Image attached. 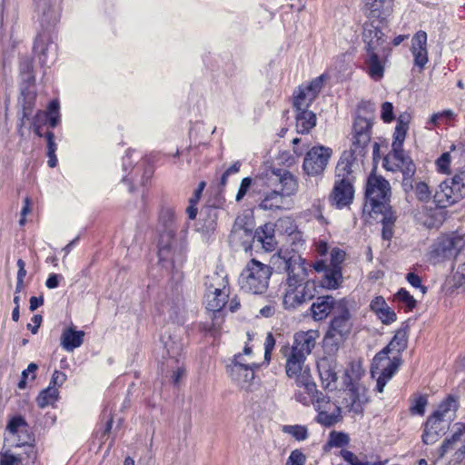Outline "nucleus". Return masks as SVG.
Returning a JSON list of instances; mask_svg holds the SVG:
<instances>
[{
	"label": "nucleus",
	"mask_w": 465,
	"mask_h": 465,
	"mask_svg": "<svg viewBox=\"0 0 465 465\" xmlns=\"http://www.w3.org/2000/svg\"><path fill=\"white\" fill-rule=\"evenodd\" d=\"M411 53L414 57V65L422 70L428 63L427 34L424 31L417 32L411 40Z\"/></svg>",
	"instance_id": "nucleus-23"
},
{
	"label": "nucleus",
	"mask_w": 465,
	"mask_h": 465,
	"mask_svg": "<svg viewBox=\"0 0 465 465\" xmlns=\"http://www.w3.org/2000/svg\"><path fill=\"white\" fill-rule=\"evenodd\" d=\"M410 324L409 321L401 323V326L395 331L394 336L391 340V345L396 348L398 353H401L408 347Z\"/></svg>",
	"instance_id": "nucleus-35"
},
{
	"label": "nucleus",
	"mask_w": 465,
	"mask_h": 465,
	"mask_svg": "<svg viewBox=\"0 0 465 465\" xmlns=\"http://www.w3.org/2000/svg\"><path fill=\"white\" fill-rule=\"evenodd\" d=\"M428 404V399L426 395H419L412 401L410 407V411L412 414L423 415L425 412V407Z\"/></svg>",
	"instance_id": "nucleus-55"
},
{
	"label": "nucleus",
	"mask_w": 465,
	"mask_h": 465,
	"mask_svg": "<svg viewBox=\"0 0 465 465\" xmlns=\"http://www.w3.org/2000/svg\"><path fill=\"white\" fill-rule=\"evenodd\" d=\"M272 179L279 186L265 193L259 207L265 211H275L283 209L284 200L295 194L298 191V181L288 170L273 169Z\"/></svg>",
	"instance_id": "nucleus-3"
},
{
	"label": "nucleus",
	"mask_w": 465,
	"mask_h": 465,
	"mask_svg": "<svg viewBox=\"0 0 465 465\" xmlns=\"http://www.w3.org/2000/svg\"><path fill=\"white\" fill-rule=\"evenodd\" d=\"M465 197V169L445 179L436 191L433 201L439 208H447Z\"/></svg>",
	"instance_id": "nucleus-6"
},
{
	"label": "nucleus",
	"mask_w": 465,
	"mask_h": 465,
	"mask_svg": "<svg viewBox=\"0 0 465 465\" xmlns=\"http://www.w3.org/2000/svg\"><path fill=\"white\" fill-rule=\"evenodd\" d=\"M293 107L295 110H302L309 108L312 103H310V95L305 88L299 87V90L294 93Z\"/></svg>",
	"instance_id": "nucleus-47"
},
{
	"label": "nucleus",
	"mask_w": 465,
	"mask_h": 465,
	"mask_svg": "<svg viewBox=\"0 0 465 465\" xmlns=\"http://www.w3.org/2000/svg\"><path fill=\"white\" fill-rule=\"evenodd\" d=\"M161 341L163 344V348L166 351V354L170 359H173L175 362H178V357L182 355L183 351V343L179 335L164 333L161 337Z\"/></svg>",
	"instance_id": "nucleus-29"
},
{
	"label": "nucleus",
	"mask_w": 465,
	"mask_h": 465,
	"mask_svg": "<svg viewBox=\"0 0 465 465\" xmlns=\"http://www.w3.org/2000/svg\"><path fill=\"white\" fill-rule=\"evenodd\" d=\"M450 163L451 156L450 153L445 152L443 153L435 162L437 171L440 173L449 174L450 173Z\"/></svg>",
	"instance_id": "nucleus-52"
},
{
	"label": "nucleus",
	"mask_w": 465,
	"mask_h": 465,
	"mask_svg": "<svg viewBox=\"0 0 465 465\" xmlns=\"http://www.w3.org/2000/svg\"><path fill=\"white\" fill-rule=\"evenodd\" d=\"M341 456L349 465H383L381 462L371 463L366 460H361L356 454L348 450H341Z\"/></svg>",
	"instance_id": "nucleus-48"
},
{
	"label": "nucleus",
	"mask_w": 465,
	"mask_h": 465,
	"mask_svg": "<svg viewBox=\"0 0 465 465\" xmlns=\"http://www.w3.org/2000/svg\"><path fill=\"white\" fill-rule=\"evenodd\" d=\"M395 161V167L389 166V163H387V170L389 171H397L400 170L402 173V183L401 186L403 191L406 193H409L413 190V183H414V175L416 173V164L413 160L404 151L401 152V157H390Z\"/></svg>",
	"instance_id": "nucleus-15"
},
{
	"label": "nucleus",
	"mask_w": 465,
	"mask_h": 465,
	"mask_svg": "<svg viewBox=\"0 0 465 465\" xmlns=\"http://www.w3.org/2000/svg\"><path fill=\"white\" fill-rule=\"evenodd\" d=\"M227 294L216 288L213 299L208 301L207 309L213 312L221 311L227 302Z\"/></svg>",
	"instance_id": "nucleus-44"
},
{
	"label": "nucleus",
	"mask_w": 465,
	"mask_h": 465,
	"mask_svg": "<svg viewBox=\"0 0 465 465\" xmlns=\"http://www.w3.org/2000/svg\"><path fill=\"white\" fill-rule=\"evenodd\" d=\"M318 337L319 331L315 330L296 332L293 336V343L291 351L306 357L315 347L316 339Z\"/></svg>",
	"instance_id": "nucleus-21"
},
{
	"label": "nucleus",
	"mask_w": 465,
	"mask_h": 465,
	"mask_svg": "<svg viewBox=\"0 0 465 465\" xmlns=\"http://www.w3.org/2000/svg\"><path fill=\"white\" fill-rule=\"evenodd\" d=\"M241 353L235 354L231 364L227 366V372L231 378L238 382H251L255 377V371L260 368L257 363H245L240 361Z\"/></svg>",
	"instance_id": "nucleus-16"
},
{
	"label": "nucleus",
	"mask_w": 465,
	"mask_h": 465,
	"mask_svg": "<svg viewBox=\"0 0 465 465\" xmlns=\"http://www.w3.org/2000/svg\"><path fill=\"white\" fill-rule=\"evenodd\" d=\"M409 130L408 125L397 124L395 127V132L393 134V141L391 143V153L384 157L383 159V167H387L388 162H390V157H401V152L403 149V143L406 138L407 132Z\"/></svg>",
	"instance_id": "nucleus-28"
},
{
	"label": "nucleus",
	"mask_w": 465,
	"mask_h": 465,
	"mask_svg": "<svg viewBox=\"0 0 465 465\" xmlns=\"http://www.w3.org/2000/svg\"><path fill=\"white\" fill-rule=\"evenodd\" d=\"M60 104L57 99L49 102L46 111H43L42 118L51 128H55L60 123Z\"/></svg>",
	"instance_id": "nucleus-38"
},
{
	"label": "nucleus",
	"mask_w": 465,
	"mask_h": 465,
	"mask_svg": "<svg viewBox=\"0 0 465 465\" xmlns=\"http://www.w3.org/2000/svg\"><path fill=\"white\" fill-rule=\"evenodd\" d=\"M114 417L111 412L107 413L104 410L101 414L100 429L94 432V436L99 440V448L106 441L113 428Z\"/></svg>",
	"instance_id": "nucleus-36"
},
{
	"label": "nucleus",
	"mask_w": 465,
	"mask_h": 465,
	"mask_svg": "<svg viewBox=\"0 0 465 465\" xmlns=\"http://www.w3.org/2000/svg\"><path fill=\"white\" fill-rule=\"evenodd\" d=\"M252 224L246 220V217H237L233 223L230 238L235 240L236 238H246L242 242V246L245 250L252 248Z\"/></svg>",
	"instance_id": "nucleus-26"
},
{
	"label": "nucleus",
	"mask_w": 465,
	"mask_h": 465,
	"mask_svg": "<svg viewBox=\"0 0 465 465\" xmlns=\"http://www.w3.org/2000/svg\"><path fill=\"white\" fill-rule=\"evenodd\" d=\"M20 97L18 103L22 107V117L20 127L25 124V119L29 120L36 101V87L35 73L20 74Z\"/></svg>",
	"instance_id": "nucleus-8"
},
{
	"label": "nucleus",
	"mask_w": 465,
	"mask_h": 465,
	"mask_svg": "<svg viewBox=\"0 0 465 465\" xmlns=\"http://www.w3.org/2000/svg\"><path fill=\"white\" fill-rule=\"evenodd\" d=\"M2 465H23V458L20 454H14L10 450L2 452Z\"/></svg>",
	"instance_id": "nucleus-57"
},
{
	"label": "nucleus",
	"mask_w": 465,
	"mask_h": 465,
	"mask_svg": "<svg viewBox=\"0 0 465 465\" xmlns=\"http://www.w3.org/2000/svg\"><path fill=\"white\" fill-rule=\"evenodd\" d=\"M390 203L391 202H374L372 207H371V213L382 215V218L381 220L382 225H394L397 220L396 213L392 210V207Z\"/></svg>",
	"instance_id": "nucleus-34"
},
{
	"label": "nucleus",
	"mask_w": 465,
	"mask_h": 465,
	"mask_svg": "<svg viewBox=\"0 0 465 465\" xmlns=\"http://www.w3.org/2000/svg\"><path fill=\"white\" fill-rule=\"evenodd\" d=\"M406 280L411 286L420 288L423 294L427 292L428 288L421 284V278L417 273L408 272L406 275Z\"/></svg>",
	"instance_id": "nucleus-63"
},
{
	"label": "nucleus",
	"mask_w": 465,
	"mask_h": 465,
	"mask_svg": "<svg viewBox=\"0 0 465 465\" xmlns=\"http://www.w3.org/2000/svg\"><path fill=\"white\" fill-rule=\"evenodd\" d=\"M381 118L384 123H391L394 120L393 104L391 102L382 103Z\"/></svg>",
	"instance_id": "nucleus-59"
},
{
	"label": "nucleus",
	"mask_w": 465,
	"mask_h": 465,
	"mask_svg": "<svg viewBox=\"0 0 465 465\" xmlns=\"http://www.w3.org/2000/svg\"><path fill=\"white\" fill-rule=\"evenodd\" d=\"M343 282V276L341 268H331L329 267L321 279L320 287L321 289L336 290Z\"/></svg>",
	"instance_id": "nucleus-33"
},
{
	"label": "nucleus",
	"mask_w": 465,
	"mask_h": 465,
	"mask_svg": "<svg viewBox=\"0 0 465 465\" xmlns=\"http://www.w3.org/2000/svg\"><path fill=\"white\" fill-rule=\"evenodd\" d=\"M278 260L281 261L287 273L285 281L287 288L283 296L285 309H296L319 294L320 283L317 284L313 280H307L308 269L305 266V260L301 255H279Z\"/></svg>",
	"instance_id": "nucleus-1"
},
{
	"label": "nucleus",
	"mask_w": 465,
	"mask_h": 465,
	"mask_svg": "<svg viewBox=\"0 0 465 465\" xmlns=\"http://www.w3.org/2000/svg\"><path fill=\"white\" fill-rule=\"evenodd\" d=\"M282 431L292 435L296 440H304L308 438V429L303 425H285Z\"/></svg>",
	"instance_id": "nucleus-46"
},
{
	"label": "nucleus",
	"mask_w": 465,
	"mask_h": 465,
	"mask_svg": "<svg viewBox=\"0 0 465 465\" xmlns=\"http://www.w3.org/2000/svg\"><path fill=\"white\" fill-rule=\"evenodd\" d=\"M463 246V239L460 236H442L437 239L430 251V260L439 262L444 259L456 256Z\"/></svg>",
	"instance_id": "nucleus-13"
},
{
	"label": "nucleus",
	"mask_w": 465,
	"mask_h": 465,
	"mask_svg": "<svg viewBox=\"0 0 465 465\" xmlns=\"http://www.w3.org/2000/svg\"><path fill=\"white\" fill-rule=\"evenodd\" d=\"M305 454L299 449L292 450L287 459L286 465H305Z\"/></svg>",
	"instance_id": "nucleus-56"
},
{
	"label": "nucleus",
	"mask_w": 465,
	"mask_h": 465,
	"mask_svg": "<svg viewBox=\"0 0 465 465\" xmlns=\"http://www.w3.org/2000/svg\"><path fill=\"white\" fill-rule=\"evenodd\" d=\"M364 14L369 20L386 22L391 15L393 0H363Z\"/></svg>",
	"instance_id": "nucleus-18"
},
{
	"label": "nucleus",
	"mask_w": 465,
	"mask_h": 465,
	"mask_svg": "<svg viewBox=\"0 0 465 465\" xmlns=\"http://www.w3.org/2000/svg\"><path fill=\"white\" fill-rule=\"evenodd\" d=\"M321 408V406H318V408H316L318 415L316 416L315 420L318 423L330 428L340 421L341 418V407L336 406L334 411L330 414L325 411H322Z\"/></svg>",
	"instance_id": "nucleus-39"
},
{
	"label": "nucleus",
	"mask_w": 465,
	"mask_h": 465,
	"mask_svg": "<svg viewBox=\"0 0 465 465\" xmlns=\"http://www.w3.org/2000/svg\"><path fill=\"white\" fill-rule=\"evenodd\" d=\"M444 422V419L437 418L436 414H430L424 423V430L421 435L422 442L426 445L435 443L445 429Z\"/></svg>",
	"instance_id": "nucleus-24"
},
{
	"label": "nucleus",
	"mask_w": 465,
	"mask_h": 465,
	"mask_svg": "<svg viewBox=\"0 0 465 465\" xmlns=\"http://www.w3.org/2000/svg\"><path fill=\"white\" fill-rule=\"evenodd\" d=\"M252 183V179L251 177H245L242 180L238 193L235 197L236 202H241L243 199L248 190L250 189Z\"/></svg>",
	"instance_id": "nucleus-61"
},
{
	"label": "nucleus",
	"mask_w": 465,
	"mask_h": 465,
	"mask_svg": "<svg viewBox=\"0 0 465 465\" xmlns=\"http://www.w3.org/2000/svg\"><path fill=\"white\" fill-rule=\"evenodd\" d=\"M218 210L215 206L205 205L201 209L197 231L205 239H209L214 233L217 227Z\"/></svg>",
	"instance_id": "nucleus-20"
},
{
	"label": "nucleus",
	"mask_w": 465,
	"mask_h": 465,
	"mask_svg": "<svg viewBox=\"0 0 465 465\" xmlns=\"http://www.w3.org/2000/svg\"><path fill=\"white\" fill-rule=\"evenodd\" d=\"M353 196L352 182L350 179H341L335 183L331 199L334 202L337 208L341 209L352 203Z\"/></svg>",
	"instance_id": "nucleus-19"
},
{
	"label": "nucleus",
	"mask_w": 465,
	"mask_h": 465,
	"mask_svg": "<svg viewBox=\"0 0 465 465\" xmlns=\"http://www.w3.org/2000/svg\"><path fill=\"white\" fill-rule=\"evenodd\" d=\"M272 234H274V225L272 223H266L255 230L252 242H255L256 239H262L263 236H269Z\"/></svg>",
	"instance_id": "nucleus-60"
},
{
	"label": "nucleus",
	"mask_w": 465,
	"mask_h": 465,
	"mask_svg": "<svg viewBox=\"0 0 465 465\" xmlns=\"http://www.w3.org/2000/svg\"><path fill=\"white\" fill-rule=\"evenodd\" d=\"M38 370V365L35 362L29 363L27 369L24 370L21 374V379L17 384L20 390H24L26 388L27 379L29 378V374H32L31 380L35 379V371Z\"/></svg>",
	"instance_id": "nucleus-53"
},
{
	"label": "nucleus",
	"mask_w": 465,
	"mask_h": 465,
	"mask_svg": "<svg viewBox=\"0 0 465 465\" xmlns=\"http://www.w3.org/2000/svg\"><path fill=\"white\" fill-rule=\"evenodd\" d=\"M373 122L358 115L353 122L352 143L351 149L356 151L360 157H364L371 143Z\"/></svg>",
	"instance_id": "nucleus-11"
},
{
	"label": "nucleus",
	"mask_w": 465,
	"mask_h": 465,
	"mask_svg": "<svg viewBox=\"0 0 465 465\" xmlns=\"http://www.w3.org/2000/svg\"><path fill=\"white\" fill-rule=\"evenodd\" d=\"M20 74L27 73H35L34 70V60L29 56H23L19 63Z\"/></svg>",
	"instance_id": "nucleus-62"
},
{
	"label": "nucleus",
	"mask_w": 465,
	"mask_h": 465,
	"mask_svg": "<svg viewBox=\"0 0 465 465\" xmlns=\"http://www.w3.org/2000/svg\"><path fill=\"white\" fill-rule=\"evenodd\" d=\"M174 240H167L166 237L159 235L158 241V257L159 261L162 262L163 266H164V262H170L172 264L173 263V242Z\"/></svg>",
	"instance_id": "nucleus-40"
},
{
	"label": "nucleus",
	"mask_w": 465,
	"mask_h": 465,
	"mask_svg": "<svg viewBox=\"0 0 465 465\" xmlns=\"http://www.w3.org/2000/svg\"><path fill=\"white\" fill-rule=\"evenodd\" d=\"M455 427L451 437L446 438L438 449V456L441 459L450 450H456L454 460L460 462L465 457V425L457 423Z\"/></svg>",
	"instance_id": "nucleus-14"
},
{
	"label": "nucleus",
	"mask_w": 465,
	"mask_h": 465,
	"mask_svg": "<svg viewBox=\"0 0 465 465\" xmlns=\"http://www.w3.org/2000/svg\"><path fill=\"white\" fill-rule=\"evenodd\" d=\"M324 78V74H322L312 80L311 83L305 87L310 95V103H312L313 100L318 96L319 93L321 92L323 85Z\"/></svg>",
	"instance_id": "nucleus-50"
},
{
	"label": "nucleus",
	"mask_w": 465,
	"mask_h": 465,
	"mask_svg": "<svg viewBox=\"0 0 465 465\" xmlns=\"http://www.w3.org/2000/svg\"><path fill=\"white\" fill-rule=\"evenodd\" d=\"M36 5L38 12H42L40 17V25L42 31L39 32L35 39L33 45V52L38 55L39 62L42 66L45 64V56L48 49V45L51 43L50 30L54 26L57 17L54 10L42 0H34Z\"/></svg>",
	"instance_id": "nucleus-5"
},
{
	"label": "nucleus",
	"mask_w": 465,
	"mask_h": 465,
	"mask_svg": "<svg viewBox=\"0 0 465 465\" xmlns=\"http://www.w3.org/2000/svg\"><path fill=\"white\" fill-rule=\"evenodd\" d=\"M338 300L331 295L319 296L310 308L311 315L314 321L325 320L331 313L336 311Z\"/></svg>",
	"instance_id": "nucleus-22"
},
{
	"label": "nucleus",
	"mask_w": 465,
	"mask_h": 465,
	"mask_svg": "<svg viewBox=\"0 0 465 465\" xmlns=\"http://www.w3.org/2000/svg\"><path fill=\"white\" fill-rule=\"evenodd\" d=\"M401 364L402 360L401 356L393 357L388 366L382 369L381 375L387 378V380H391L396 374Z\"/></svg>",
	"instance_id": "nucleus-51"
},
{
	"label": "nucleus",
	"mask_w": 465,
	"mask_h": 465,
	"mask_svg": "<svg viewBox=\"0 0 465 465\" xmlns=\"http://www.w3.org/2000/svg\"><path fill=\"white\" fill-rule=\"evenodd\" d=\"M375 51H365L363 62L365 72L374 81H380L384 76L385 64L388 60L389 51L382 53Z\"/></svg>",
	"instance_id": "nucleus-17"
},
{
	"label": "nucleus",
	"mask_w": 465,
	"mask_h": 465,
	"mask_svg": "<svg viewBox=\"0 0 465 465\" xmlns=\"http://www.w3.org/2000/svg\"><path fill=\"white\" fill-rule=\"evenodd\" d=\"M352 315L346 298L338 300L336 311L329 322L323 337L322 348L325 354L335 355L349 338L352 330Z\"/></svg>",
	"instance_id": "nucleus-2"
},
{
	"label": "nucleus",
	"mask_w": 465,
	"mask_h": 465,
	"mask_svg": "<svg viewBox=\"0 0 465 465\" xmlns=\"http://www.w3.org/2000/svg\"><path fill=\"white\" fill-rule=\"evenodd\" d=\"M365 199L371 207L374 202H391V191L390 183L381 175L371 173L366 182Z\"/></svg>",
	"instance_id": "nucleus-12"
},
{
	"label": "nucleus",
	"mask_w": 465,
	"mask_h": 465,
	"mask_svg": "<svg viewBox=\"0 0 465 465\" xmlns=\"http://www.w3.org/2000/svg\"><path fill=\"white\" fill-rule=\"evenodd\" d=\"M417 199L422 203H428L431 198L429 185L424 182L413 183V190Z\"/></svg>",
	"instance_id": "nucleus-49"
},
{
	"label": "nucleus",
	"mask_w": 465,
	"mask_h": 465,
	"mask_svg": "<svg viewBox=\"0 0 465 465\" xmlns=\"http://www.w3.org/2000/svg\"><path fill=\"white\" fill-rule=\"evenodd\" d=\"M295 119L297 132L302 134H309L317 122L316 114L308 108L296 110Z\"/></svg>",
	"instance_id": "nucleus-31"
},
{
	"label": "nucleus",
	"mask_w": 465,
	"mask_h": 465,
	"mask_svg": "<svg viewBox=\"0 0 465 465\" xmlns=\"http://www.w3.org/2000/svg\"><path fill=\"white\" fill-rule=\"evenodd\" d=\"M272 268L256 259L250 260L239 276L241 289L248 293H264L269 286Z\"/></svg>",
	"instance_id": "nucleus-4"
},
{
	"label": "nucleus",
	"mask_w": 465,
	"mask_h": 465,
	"mask_svg": "<svg viewBox=\"0 0 465 465\" xmlns=\"http://www.w3.org/2000/svg\"><path fill=\"white\" fill-rule=\"evenodd\" d=\"M175 215L174 211L171 207H163L159 213V235L166 237L167 240H174L176 227L174 226Z\"/></svg>",
	"instance_id": "nucleus-27"
},
{
	"label": "nucleus",
	"mask_w": 465,
	"mask_h": 465,
	"mask_svg": "<svg viewBox=\"0 0 465 465\" xmlns=\"http://www.w3.org/2000/svg\"><path fill=\"white\" fill-rule=\"evenodd\" d=\"M358 157H360V155L352 149L344 151L336 166L337 176L341 177V179H349V176L352 173L351 167Z\"/></svg>",
	"instance_id": "nucleus-30"
},
{
	"label": "nucleus",
	"mask_w": 465,
	"mask_h": 465,
	"mask_svg": "<svg viewBox=\"0 0 465 465\" xmlns=\"http://www.w3.org/2000/svg\"><path fill=\"white\" fill-rule=\"evenodd\" d=\"M306 360V357L291 351L286 361L285 371L289 378H293L295 375L300 374L302 371V365Z\"/></svg>",
	"instance_id": "nucleus-37"
},
{
	"label": "nucleus",
	"mask_w": 465,
	"mask_h": 465,
	"mask_svg": "<svg viewBox=\"0 0 465 465\" xmlns=\"http://www.w3.org/2000/svg\"><path fill=\"white\" fill-rule=\"evenodd\" d=\"M84 336V331H76L73 327H69L64 331L61 336V345L65 351H72L83 344Z\"/></svg>",
	"instance_id": "nucleus-32"
},
{
	"label": "nucleus",
	"mask_w": 465,
	"mask_h": 465,
	"mask_svg": "<svg viewBox=\"0 0 465 465\" xmlns=\"http://www.w3.org/2000/svg\"><path fill=\"white\" fill-rule=\"evenodd\" d=\"M58 389L54 388L53 386H48L47 388L40 391V393L36 397V403L39 408L44 409L49 405H54V403L58 400Z\"/></svg>",
	"instance_id": "nucleus-41"
},
{
	"label": "nucleus",
	"mask_w": 465,
	"mask_h": 465,
	"mask_svg": "<svg viewBox=\"0 0 465 465\" xmlns=\"http://www.w3.org/2000/svg\"><path fill=\"white\" fill-rule=\"evenodd\" d=\"M335 355L322 357L317 364L319 375L321 377L324 388H329L331 382H335L338 379L336 367L337 361Z\"/></svg>",
	"instance_id": "nucleus-25"
},
{
	"label": "nucleus",
	"mask_w": 465,
	"mask_h": 465,
	"mask_svg": "<svg viewBox=\"0 0 465 465\" xmlns=\"http://www.w3.org/2000/svg\"><path fill=\"white\" fill-rule=\"evenodd\" d=\"M387 25L386 22H378V20H367L362 25V41L364 43L365 51L388 52L390 48H386L384 44L387 43V37L382 32L383 26Z\"/></svg>",
	"instance_id": "nucleus-10"
},
{
	"label": "nucleus",
	"mask_w": 465,
	"mask_h": 465,
	"mask_svg": "<svg viewBox=\"0 0 465 465\" xmlns=\"http://www.w3.org/2000/svg\"><path fill=\"white\" fill-rule=\"evenodd\" d=\"M332 149L324 145H314L305 154L302 169L310 176L323 173L329 160L332 155Z\"/></svg>",
	"instance_id": "nucleus-9"
},
{
	"label": "nucleus",
	"mask_w": 465,
	"mask_h": 465,
	"mask_svg": "<svg viewBox=\"0 0 465 465\" xmlns=\"http://www.w3.org/2000/svg\"><path fill=\"white\" fill-rule=\"evenodd\" d=\"M5 434V442H7L10 446L33 447L35 440L31 427L25 417L19 414L8 419Z\"/></svg>",
	"instance_id": "nucleus-7"
},
{
	"label": "nucleus",
	"mask_w": 465,
	"mask_h": 465,
	"mask_svg": "<svg viewBox=\"0 0 465 465\" xmlns=\"http://www.w3.org/2000/svg\"><path fill=\"white\" fill-rule=\"evenodd\" d=\"M459 407V403L457 401V398L453 395H448V397L440 402V404L438 406L437 410L434 411L431 414H436L437 418H442L445 420V417L447 414L453 410L454 411H457Z\"/></svg>",
	"instance_id": "nucleus-42"
},
{
	"label": "nucleus",
	"mask_w": 465,
	"mask_h": 465,
	"mask_svg": "<svg viewBox=\"0 0 465 465\" xmlns=\"http://www.w3.org/2000/svg\"><path fill=\"white\" fill-rule=\"evenodd\" d=\"M377 315L381 322L385 325H389L397 320L395 312L389 306L381 310L379 313H377Z\"/></svg>",
	"instance_id": "nucleus-58"
},
{
	"label": "nucleus",
	"mask_w": 465,
	"mask_h": 465,
	"mask_svg": "<svg viewBox=\"0 0 465 465\" xmlns=\"http://www.w3.org/2000/svg\"><path fill=\"white\" fill-rule=\"evenodd\" d=\"M346 252L340 248H332L330 252V264L331 268H341V264L343 262Z\"/></svg>",
	"instance_id": "nucleus-54"
},
{
	"label": "nucleus",
	"mask_w": 465,
	"mask_h": 465,
	"mask_svg": "<svg viewBox=\"0 0 465 465\" xmlns=\"http://www.w3.org/2000/svg\"><path fill=\"white\" fill-rule=\"evenodd\" d=\"M394 301L401 303L405 312H411L417 304V301L405 288H401L394 295Z\"/></svg>",
	"instance_id": "nucleus-43"
},
{
	"label": "nucleus",
	"mask_w": 465,
	"mask_h": 465,
	"mask_svg": "<svg viewBox=\"0 0 465 465\" xmlns=\"http://www.w3.org/2000/svg\"><path fill=\"white\" fill-rule=\"evenodd\" d=\"M349 435L342 431L332 430L329 434L327 446L330 448H341L349 444Z\"/></svg>",
	"instance_id": "nucleus-45"
},
{
	"label": "nucleus",
	"mask_w": 465,
	"mask_h": 465,
	"mask_svg": "<svg viewBox=\"0 0 465 465\" xmlns=\"http://www.w3.org/2000/svg\"><path fill=\"white\" fill-rule=\"evenodd\" d=\"M275 346V339L272 332H268L264 342V360L268 362L271 359V352Z\"/></svg>",
	"instance_id": "nucleus-64"
}]
</instances>
